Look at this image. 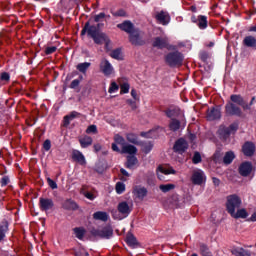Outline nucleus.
Instances as JSON below:
<instances>
[{
  "label": "nucleus",
  "mask_w": 256,
  "mask_h": 256,
  "mask_svg": "<svg viewBox=\"0 0 256 256\" xmlns=\"http://www.w3.org/2000/svg\"><path fill=\"white\" fill-rule=\"evenodd\" d=\"M142 149L144 151V153H149V151H151V149H153V143L151 142H146L143 144Z\"/></svg>",
  "instance_id": "49530a36"
},
{
  "label": "nucleus",
  "mask_w": 256,
  "mask_h": 256,
  "mask_svg": "<svg viewBox=\"0 0 256 256\" xmlns=\"http://www.w3.org/2000/svg\"><path fill=\"white\" fill-rule=\"evenodd\" d=\"M200 253L203 256H211V252H209V248L205 244L200 245Z\"/></svg>",
  "instance_id": "37998d69"
},
{
  "label": "nucleus",
  "mask_w": 256,
  "mask_h": 256,
  "mask_svg": "<svg viewBox=\"0 0 256 256\" xmlns=\"http://www.w3.org/2000/svg\"><path fill=\"white\" fill-rule=\"evenodd\" d=\"M79 83H81V82L78 79L73 80L70 84L71 89H75V88L79 87Z\"/></svg>",
  "instance_id": "0e129e2a"
},
{
  "label": "nucleus",
  "mask_w": 256,
  "mask_h": 256,
  "mask_svg": "<svg viewBox=\"0 0 256 256\" xmlns=\"http://www.w3.org/2000/svg\"><path fill=\"white\" fill-rule=\"evenodd\" d=\"M93 235H95V237H101L102 239H109L113 237V229L107 226L99 230H94Z\"/></svg>",
  "instance_id": "6e6552de"
},
{
  "label": "nucleus",
  "mask_w": 256,
  "mask_h": 256,
  "mask_svg": "<svg viewBox=\"0 0 256 256\" xmlns=\"http://www.w3.org/2000/svg\"><path fill=\"white\" fill-rule=\"evenodd\" d=\"M129 83L125 82L123 84L120 85V93H129Z\"/></svg>",
  "instance_id": "de8ad7c7"
},
{
  "label": "nucleus",
  "mask_w": 256,
  "mask_h": 256,
  "mask_svg": "<svg viewBox=\"0 0 256 256\" xmlns=\"http://www.w3.org/2000/svg\"><path fill=\"white\" fill-rule=\"evenodd\" d=\"M153 47L165 49L166 47H169V39H167V37H156L153 41Z\"/></svg>",
  "instance_id": "2eb2a0df"
},
{
  "label": "nucleus",
  "mask_w": 256,
  "mask_h": 256,
  "mask_svg": "<svg viewBox=\"0 0 256 256\" xmlns=\"http://www.w3.org/2000/svg\"><path fill=\"white\" fill-rule=\"evenodd\" d=\"M175 173H177V171H175V169H173L172 167H163V166H159L158 167V179H163V175H175Z\"/></svg>",
  "instance_id": "f3484780"
},
{
  "label": "nucleus",
  "mask_w": 256,
  "mask_h": 256,
  "mask_svg": "<svg viewBox=\"0 0 256 256\" xmlns=\"http://www.w3.org/2000/svg\"><path fill=\"white\" fill-rule=\"evenodd\" d=\"M208 121H215L216 119H221V107L211 108L207 111Z\"/></svg>",
  "instance_id": "ddd939ff"
},
{
  "label": "nucleus",
  "mask_w": 256,
  "mask_h": 256,
  "mask_svg": "<svg viewBox=\"0 0 256 256\" xmlns=\"http://www.w3.org/2000/svg\"><path fill=\"white\" fill-rule=\"evenodd\" d=\"M100 71L106 77H110V75H113L115 73L113 65H111V62H109V60H107L106 58H103L100 61Z\"/></svg>",
  "instance_id": "423d86ee"
},
{
  "label": "nucleus",
  "mask_w": 256,
  "mask_h": 256,
  "mask_svg": "<svg viewBox=\"0 0 256 256\" xmlns=\"http://www.w3.org/2000/svg\"><path fill=\"white\" fill-rule=\"evenodd\" d=\"M115 17H125V12L123 10H119L113 14Z\"/></svg>",
  "instance_id": "774afa93"
},
{
  "label": "nucleus",
  "mask_w": 256,
  "mask_h": 256,
  "mask_svg": "<svg viewBox=\"0 0 256 256\" xmlns=\"http://www.w3.org/2000/svg\"><path fill=\"white\" fill-rule=\"evenodd\" d=\"M253 171V164L251 162H243L239 167V173L242 177H249Z\"/></svg>",
  "instance_id": "9b49d317"
},
{
  "label": "nucleus",
  "mask_w": 256,
  "mask_h": 256,
  "mask_svg": "<svg viewBox=\"0 0 256 256\" xmlns=\"http://www.w3.org/2000/svg\"><path fill=\"white\" fill-rule=\"evenodd\" d=\"M192 161L195 165H197V163H201V154L199 152H195Z\"/></svg>",
  "instance_id": "3c124183"
},
{
  "label": "nucleus",
  "mask_w": 256,
  "mask_h": 256,
  "mask_svg": "<svg viewBox=\"0 0 256 256\" xmlns=\"http://www.w3.org/2000/svg\"><path fill=\"white\" fill-rule=\"evenodd\" d=\"M219 133L224 139H227V137L231 135V130L229 129V127H221L219 129Z\"/></svg>",
  "instance_id": "58836bf2"
},
{
  "label": "nucleus",
  "mask_w": 256,
  "mask_h": 256,
  "mask_svg": "<svg viewBox=\"0 0 256 256\" xmlns=\"http://www.w3.org/2000/svg\"><path fill=\"white\" fill-rule=\"evenodd\" d=\"M157 21L162 25H167L170 21L169 14L165 12H160L156 15Z\"/></svg>",
  "instance_id": "393cba45"
},
{
  "label": "nucleus",
  "mask_w": 256,
  "mask_h": 256,
  "mask_svg": "<svg viewBox=\"0 0 256 256\" xmlns=\"http://www.w3.org/2000/svg\"><path fill=\"white\" fill-rule=\"evenodd\" d=\"M102 25L103 24H97L96 26L95 25L90 26L89 22H86L84 28L82 29L81 35H85V33L87 32L88 35L90 37H92V39L94 41H97L96 35H99V33H101V31H99V29Z\"/></svg>",
  "instance_id": "7ed1b4c3"
},
{
  "label": "nucleus",
  "mask_w": 256,
  "mask_h": 256,
  "mask_svg": "<svg viewBox=\"0 0 256 256\" xmlns=\"http://www.w3.org/2000/svg\"><path fill=\"white\" fill-rule=\"evenodd\" d=\"M86 133L90 134V133H97V126L96 125H90L87 130Z\"/></svg>",
  "instance_id": "13d9d810"
},
{
  "label": "nucleus",
  "mask_w": 256,
  "mask_h": 256,
  "mask_svg": "<svg viewBox=\"0 0 256 256\" xmlns=\"http://www.w3.org/2000/svg\"><path fill=\"white\" fill-rule=\"evenodd\" d=\"M77 117H81V114L79 112L73 111L69 115H66L64 117V127H67L73 119H77Z\"/></svg>",
  "instance_id": "5701e85b"
},
{
  "label": "nucleus",
  "mask_w": 256,
  "mask_h": 256,
  "mask_svg": "<svg viewBox=\"0 0 256 256\" xmlns=\"http://www.w3.org/2000/svg\"><path fill=\"white\" fill-rule=\"evenodd\" d=\"M129 41L132 45H145L143 33L137 28L129 34Z\"/></svg>",
  "instance_id": "39448f33"
},
{
  "label": "nucleus",
  "mask_w": 256,
  "mask_h": 256,
  "mask_svg": "<svg viewBox=\"0 0 256 256\" xmlns=\"http://www.w3.org/2000/svg\"><path fill=\"white\" fill-rule=\"evenodd\" d=\"M73 231H74V234L77 237V239H83V237H85V229L74 228Z\"/></svg>",
  "instance_id": "a19ab883"
},
{
  "label": "nucleus",
  "mask_w": 256,
  "mask_h": 256,
  "mask_svg": "<svg viewBox=\"0 0 256 256\" xmlns=\"http://www.w3.org/2000/svg\"><path fill=\"white\" fill-rule=\"evenodd\" d=\"M117 27L118 29H121V31L128 33V35H130L136 29L131 21H124L121 24H117Z\"/></svg>",
  "instance_id": "a211bd4d"
},
{
  "label": "nucleus",
  "mask_w": 256,
  "mask_h": 256,
  "mask_svg": "<svg viewBox=\"0 0 256 256\" xmlns=\"http://www.w3.org/2000/svg\"><path fill=\"white\" fill-rule=\"evenodd\" d=\"M159 189L162 193H169V191H173V189H175V184H162L159 186Z\"/></svg>",
  "instance_id": "f704fd0d"
},
{
  "label": "nucleus",
  "mask_w": 256,
  "mask_h": 256,
  "mask_svg": "<svg viewBox=\"0 0 256 256\" xmlns=\"http://www.w3.org/2000/svg\"><path fill=\"white\" fill-rule=\"evenodd\" d=\"M115 91H119V85H117L116 82H112L109 87L108 93H115Z\"/></svg>",
  "instance_id": "09e8293b"
},
{
  "label": "nucleus",
  "mask_w": 256,
  "mask_h": 256,
  "mask_svg": "<svg viewBox=\"0 0 256 256\" xmlns=\"http://www.w3.org/2000/svg\"><path fill=\"white\" fill-rule=\"evenodd\" d=\"M137 163H139V161L137 160V157H135V155L128 156L127 157L126 167L128 169H133V167H135V165H137Z\"/></svg>",
  "instance_id": "c756f323"
},
{
  "label": "nucleus",
  "mask_w": 256,
  "mask_h": 256,
  "mask_svg": "<svg viewBox=\"0 0 256 256\" xmlns=\"http://www.w3.org/2000/svg\"><path fill=\"white\" fill-rule=\"evenodd\" d=\"M9 176H4L2 179H1V181H0V183H1V185H2V187H5V185H9Z\"/></svg>",
  "instance_id": "680f3d73"
},
{
  "label": "nucleus",
  "mask_w": 256,
  "mask_h": 256,
  "mask_svg": "<svg viewBox=\"0 0 256 256\" xmlns=\"http://www.w3.org/2000/svg\"><path fill=\"white\" fill-rule=\"evenodd\" d=\"M241 198L235 194L230 195L227 197L226 201V211L231 215L232 213L236 212L242 205Z\"/></svg>",
  "instance_id": "f257e3e1"
},
{
  "label": "nucleus",
  "mask_w": 256,
  "mask_h": 256,
  "mask_svg": "<svg viewBox=\"0 0 256 256\" xmlns=\"http://www.w3.org/2000/svg\"><path fill=\"white\" fill-rule=\"evenodd\" d=\"M110 57H112V59H117L118 61H121L123 59V54L121 53L120 49H116L110 53Z\"/></svg>",
  "instance_id": "e433bc0d"
},
{
  "label": "nucleus",
  "mask_w": 256,
  "mask_h": 256,
  "mask_svg": "<svg viewBox=\"0 0 256 256\" xmlns=\"http://www.w3.org/2000/svg\"><path fill=\"white\" fill-rule=\"evenodd\" d=\"M117 209L120 215H123V217H127L129 213H131V206H129V203L126 201L120 202Z\"/></svg>",
  "instance_id": "dca6fc26"
},
{
  "label": "nucleus",
  "mask_w": 256,
  "mask_h": 256,
  "mask_svg": "<svg viewBox=\"0 0 256 256\" xmlns=\"http://www.w3.org/2000/svg\"><path fill=\"white\" fill-rule=\"evenodd\" d=\"M53 200L49 198H40V208L42 211H49V209H53Z\"/></svg>",
  "instance_id": "6ab92c4d"
},
{
  "label": "nucleus",
  "mask_w": 256,
  "mask_h": 256,
  "mask_svg": "<svg viewBox=\"0 0 256 256\" xmlns=\"http://www.w3.org/2000/svg\"><path fill=\"white\" fill-rule=\"evenodd\" d=\"M121 153H126L130 156L136 155L137 154V147H135L131 144H126L122 147Z\"/></svg>",
  "instance_id": "4be33fe9"
},
{
  "label": "nucleus",
  "mask_w": 256,
  "mask_h": 256,
  "mask_svg": "<svg viewBox=\"0 0 256 256\" xmlns=\"http://www.w3.org/2000/svg\"><path fill=\"white\" fill-rule=\"evenodd\" d=\"M79 143H80L81 147H83V148L89 147V145L93 144V138H91L89 136H84L83 138L79 139Z\"/></svg>",
  "instance_id": "7c9ffc66"
},
{
  "label": "nucleus",
  "mask_w": 256,
  "mask_h": 256,
  "mask_svg": "<svg viewBox=\"0 0 256 256\" xmlns=\"http://www.w3.org/2000/svg\"><path fill=\"white\" fill-rule=\"evenodd\" d=\"M63 208L67 211H77V209H79V206L73 200H66L63 203Z\"/></svg>",
  "instance_id": "b1692460"
},
{
  "label": "nucleus",
  "mask_w": 256,
  "mask_h": 256,
  "mask_svg": "<svg viewBox=\"0 0 256 256\" xmlns=\"http://www.w3.org/2000/svg\"><path fill=\"white\" fill-rule=\"evenodd\" d=\"M230 215L234 219H247L249 217V213L245 208H241V209L238 208L237 211L235 210L234 213Z\"/></svg>",
  "instance_id": "aec40b11"
},
{
  "label": "nucleus",
  "mask_w": 256,
  "mask_h": 256,
  "mask_svg": "<svg viewBox=\"0 0 256 256\" xmlns=\"http://www.w3.org/2000/svg\"><path fill=\"white\" fill-rule=\"evenodd\" d=\"M198 27L199 29H207V16H198Z\"/></svg>",
  "instance_id": "473e14b6"
},
{
  "label": "nucleus",
  "mask_w": 256,
  "mask_h": 256,
  "mask_svg": "<svg viewBox=\"0 0 256 256\" xmlns=\"http://www.w3.org/2000/svg\"><path fill=\"white\" fill-rule=\"evenodd\" d=\"M84 197H86V199H90V201H93L95 199V196H93V193L91 192L84 193Z\"/></svg>",
  "instance_id": "69168bd1"
},
{
  "label": "nucleus",
  "mask_w": 256,
  "mask_h": 256,
  "mask_svg": "<svg viewBox=\"0 0 256 256\" xmlns=\"http://www.w3.org/2000/svg\"><path fill=\"white\" fill-rule=\"evenodd\" d=\"M114 141L117 145H121L122 149L124 147V145H126L127 143H125V138L120 136L119 134H116L114 136Z\"/></svg>",
  "instance_id": "79ce46f5"
},
{
  "label": "nucleus",
  "mask_w": 256,
  "mask_h": 256,
  "mask_svg": "<svg viewBox=\"0 0 256 256\" xmlns=\"http://www.w3.org/2000/svg\"><path fill=\"white\" fill-rule=\"evenodd\" d=\"M242 153L246 155V157H253L255 155V144L253 142H245L242 146Z\"/></svg>",
  "instance_id": "f8f14e48"
},
{
  "label": "nucleus",
  "mask_w": 256,
  "mask_h": 256,
  "mask_svg": "<svg viewBox=\"0 0 256 256\" xmlns=\"http://www.w3.org/2000/svg\"><path fill=\"white\" fill-rule=\"evenodd\" d=\"M191 182L193 185H203L205 183L207 177H205V173L201 169H195L192 171Z\"/></svg>",
  "instance_id": "20e7f679"
},
{
  "label": "nucleus",
  "mask_w": 256,
  "mask_h": 256,
  "mask_svg": "<svg viewBox=\"0 0 256 256\" xmlns=\"http://www.w3.org/2000/svg\"><path fill=\"white\" fill-rule=\"evenodd\" d=\"M188 148L189 144H187V141H185V139L183 138H180L175 142L174 151L176 153H185V151H187Z\"/></svg>",
  "instance_id": "9d476101"
},
{
  "label": "nucleus",
  "mask_w": 256,
  "mask_h": 256,
  "mask_svg": "<svg viewBox=\"0 0 256 256\" xmlns=\"http://www.w3.org/2000/svg\"><path fill=\"white\" fill-rule=\"evenodd\" d=\"M230 100V103H233L234 105H240V107H242L244 111L249 110V104L245 102L241 95L233 94L230 96Z\"/></svg>",
  "instance_id": "1a4fd4ad"
},
{
  "label": "nucleus",
  "mask_w": 256,
  "mask_h": 256,
  "mask_svg": "<svg viewBox=\"0 0 256 256\" xmlns=\"http://www.w3.org/2000/svg\"><path fill=\"white\" fill-rule=\"evenodd\" d=\"M169 127L171 131H178V129L181 127V122H179L177 119H172L170 121Z\"/></svg>",
  "instance_id": "c9c22d12"
},
{
  "label": "nucleus",
  "mask_w": 256,
  "mask_h": 256,
  "mask_svg": "<svg viewBox=\"0 0 256 256\" xmlns=\"http://www.w3.org/2000/svg\"><path fill=\"white\" fill-rule=\"evenodd\" d=\"M73 158L80 163V165H85V156L79 151L73 153Z\"/></svg>",
  "instance_id": "72a5a7b5"
},
{
  "label": "nucleus",
  "mask_w": 256,
  "mask_h": 256,
  "mask_svg": "<svg viewBox=\"0 0 256 256\" xmlns=\"http://www.w3.org/2000/svg\"><path fill=\"white\" fill-rule=\"evenodd\" d=\"M106 15L105 13L101 12L100 14L94 16V21L95 23H99L101 21H103V19H105Z\"/></svg>",
  "instance_id": "864d4df0"
},
{
  "label": "nucleus",
  "mask_w": 256,
  "mask_h": 256,
  "mask_svg": "<svg viewBox=\"0 0 256 256\" xmlns=\"http://www.w3.org/2000/svg\"><path fill=\"white\" fill-rule=\"evenodd\" d=\"M74 255L75 256H89V252L85 251V248H79L78 250H74Z\"/></svg>",
  "instance_id": "a18cd8bd"
},
{
  "label": "nucleus",
  "mask_w": 256,
  "mask_h": 256,
  "mask_svg": "<svg viewBox=\"0 0 256 256\" xmlns=\"http://www.w3.org/2000/svg\"><path fill=\"white\" fill-rule=\"evenodd\" d=\"M231 253H232V255H235V256H249V255H251L249 253V251H247V250H245V249H243L241 247L233 248L231 250Z\"/></svg>",
  "instance_id": "cd10ccee"
},
{
  "label": "nucleus",
  "mask_w": 256,
  "mask_h": 256,
  "mask_svg": "<svg viewBox=\"0 0 256 256\" xmlns=\"http://www.w3.org/2000/svg\"><path fill=\"white\" fill-rule=\"evenodd\" d=\"M127 141H129V143H133L134 145H137V136L133 134H128Z\"/></svg>",
  "instance_id": "603ef678"
},
{
  "label": "nucleus",
  "mask_w": 256,
  "mask_h": 256,
  "mask_svg": "<svg viewBox=\"0 0 256 256\" xmlns=\"http://www.w3.org/2000/svg\"><path fill=\"white\" fill-rule=\"evenodd\" d=\"M128 105H130L131 109H137V104L133 100H127Z\"/></svg>",
  "instance_id": "338daca9"
},
{
  "label": "nucleus",
  "mask_w": 256,
  "mask_h": 256,
  "mask_svg": "<svg viewBox=\"0 0 256 256\" xmlns=\"http://www.w3.org/2000/svg\"><path fill=\"white\" fill-rule=\"evenodd\" d=\"M166 115L170 119L173 118V117H177V115H179V109L168 110V111H166Z\"/></svg>",
  "instance_id": "c03bdc74"
},
{
  "label": "nucleus",
  "mask_w": 256,
  "mask_h": 256,
  "mask_svg": "<svg viewBox=\"0 0 256 256\" xmlns=\"http://www.w3.org/2000/svg\"><path fill=\"white\" fill-rule=\"evenodd\" d=\"M43 148L45 151H49L51 149V140L44 141Z\"/></svg>",
  "instance_id": "052dcab7"
},
{
  "label": "nucleus",
  "mask_w": 256,
  "mask_h": 256,
  "mask_svg": "<svg viewBox=\"0 0 256 256\" xmlns=\"http://www.w3.org/2000/svg\"><path fill=\"white\" fill-rule=\"evenodd\" d=\"M89 67H91V63L89 62H84L77 65V69L80 71V73H86Z\"/></svg>",
  "instance_id": "4c0bfd02"
},
{
  "label": "nucleus",
  "mask_w": 256,
  "mask_h": 256,
  "mask_svg": "<svg viewBox=\"0 0 256 256\" xmlns=\"http://www.w3.org/2000/svg\"><path fill=\"white\" fill-rule=\"evenodd\" d=\"M57 51V47L51 46L47 47L45 50L46 55H51V53H55Z\"/></svg>",
  "instance_id": "4d7b16f0"
},
{
  "label": "nucleus",
  "mask_w": 256,
  "mask_h": 256,
  "mask_svg": "<svg viewBox=\"0 0 256 256\" xmlns=\"http://www.w3.org/2000/svg\"><path fill=\"white\" fill-rule=\"evenodd\" d=\"M233 159H235V153H233V151H229L226 152L223 161L225 165H231V163H233Z\"/></svg>",
  "instance_id": "2f4dec72"
},
{
  "label": "nucleus",
  "mask_w": 256,
  "mask_h": 256,
  "mask_svg": "<svg viewBox=\"0 0 256 256\" xmlns=\"http://www.w3.org/2000/svg\"><path fill=\"white\" fill-rule=\"evenodd\" d=\"M165 61L169 67H181L183 65V54L180 52H171L165 57Z\"/></svg>",
  "instance_id": "f03ea898"
},
{
  "label": "nucleus",
  "mask_w": 256,
  "mask_h": 256,
  "mask_svg": "<svg viewBox=\"0 0 256 256\" xmlns=\"http://www.w3.org/2000/svg\"><path fill=\"white\" fill-rule=\"evenodd\" d=\"M123 191H125V184H123V183H121V182H118V183L116 184V192H117L118 194H121V193H123Z\"/></svg>",
  "instance_id": "8fccbe9b"
},
{
  "label": "nucleus",
  "mask_w": 256,
  "mask_h": 256,
  "mask_svg": "<svg viewBox=\"0 0 256 256\" xmlns=\"http://www.w3.org/2000/svg\"><path fill=\"white\" fill-rule=\"evenodd\" d=\"M93 219L96 221H107L109 219V214H107V212L98 211L93 214Z\"/></svg>",
  "instance_id": "bb28decb"
},
{
  "label": "nucleus",
  "mask_w": 256,
  "mask_h": 256,
  "mask_svg": "<svg viewBox=\"0 0 256 256\" xmlns=\"http://www.w3.org/2000/svg\"><path fill=\"white\" fill-rule=\"evenodd\" d=\"M242 43H243L244 47H249L250 49H255L256 50V38H255V36H252V35L246 36L243 39Z\"/></svg>",
  "instance_id": "412c9836"
},
{
  "label": "nucleus",
  "mask_w": 256,
  "mask_h": 256,
  "mask_svg": "<svg viewBox=\"0 0 256 256\" xmlns=\"http://www.w3.org/2000/svg\"><path fill=\"white\" fill-rule=\"evenodd\" d=\"M225 113L226 115H236V117H241V115H243V111H241V108L235 104H233V102H228L225 106Z\"/></svg>",
  "instance_id": "0eeeda50"
},
{
  "label": "nucleus",
  "mask_w": 256,
  "mask_h": 256,
  "mask_svg": "<svg viewBox=\"0 0 256 256\" xmlns=\"http://www.w3.org/2000/svg\"><path fill=\"white\" fill-rule=\"evenodd\" d=\"M228 129L230 130V133H235V131L239 129V124L233 123L228 127Z\"/></svg>",
  "instance_id": "bf43d9fd"
},
{
  "label": "nucleus",
  "mask_w": 256,
  "mask_h": 256,
  "mask_svg": "<svg viewBox=\"0 0 256 256\" xmlns=\"http://www.w3.org/2000/svg\"><path fill=\"white\" fill-rule=\"evenodd\" d=\"M97 41H94L97 45H102V43H106L108 45L109 43V38L107 35L103 32L98 33L96 36Z\"/></svg>",
  "instance_id": "a878e982"
},
{
  "label": "nucleus",
  "mask_w": 256,
  "mask_h": 256,
  "mask_svg": "<svg viewBox=\"0 0 256 256\" xmlns=\"http://www.w3.org/2000/svg\"><path fill=\"white\" fill-rule=\"evenodd\" d=\"M95 171H97V173H103L105 171V167H103V162H99L96 165Z\"/></svg>",
  "instance_id": "5fc2aeb1"
},
{
  "label": "nucleus",
  "mask_w": 256,
  "mask_h": 256,
  "mask_svg": "<svg viewBox=\"0 0 256 256\" xmlns=\"http://www.w3.org/2000/svg\"><path fill=\"white\" fill-rule=\"evenodd\" d=\"M147 193V188L145 187L135 186L133 189V195L136 199H139V201H143L145 197H147Z\"/></svg>",
  "instance_id": "4468645a"
},
{
  "label": "nucleus",
  "mask_w": 256,
  "mask_h": 256,
  "mask_svg": "<svg viewBox=\"0 0 256 256\" xmlns=\"http://www.w3.org/2000/svg\"><path fill=\"white\" fill-rule=\"evenodd\" d=\"M9 229V223L7 221H4L0 224V241H3L5 238V233H7V230Z\"/></svg>",
  "instance_id": "c85d7f7f"
},
{
  "label": "nucleus",
  "mask_w": 256,
  "mask_h": 256,
  "mask_svg": "<svg viewBox=\"0 0 256 256\" xmlns=\"http://www.w3.org/2000/svg\"><path fill=\"white\" fill-rule=\"evenodd\" d=\"M126 241L130 247H135L137 245V238L135 236L128 234L126 237Z\"/></svg>",
  "instance_id": "ea45409f"
},
{
  "label": "nucleus",
  "mask_w": 256,
  "mask_h": 256,
  "mask_svg": "<svg viewBox=\"0 0 256 256\" xmlns=\"http://www.w3.org/2000/svg\"><path fill=\"white\" fill-rule=\"evenodd\" d=\"M0 79H1V81H9V79H10L9 73H7V72L2 73L0 76Z\"/></svg>",
  "instance_id": "e2e57ef3"
},
{
  "label": "nucleus",
  "mask_w": 256,
  "mask_h": 256,
  "mask_svg": "<svg viewBox=\"0 0 256 256\" xmlns=\"http://www.w3.org/2000/svg\"><path fill=\"white\" fill-rule=\"evenodd\" d=\"M47 183L51 189H57V183L51 178H47Z\"/></svg>",
  "instance_id": "6e6d98bb"
}]
</instances>
